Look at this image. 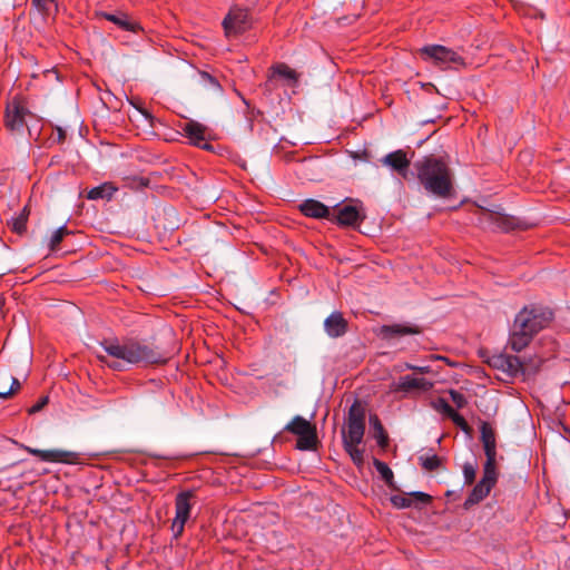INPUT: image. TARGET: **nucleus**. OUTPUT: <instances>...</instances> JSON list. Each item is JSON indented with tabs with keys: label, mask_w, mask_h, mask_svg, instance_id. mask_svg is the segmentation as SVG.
<instances>
[{
	"label": "nucleus",
	"mask_w": 570,
	"mask_h": 570,
	"mask_svg": "<svg viewBox=\"0 0 570 570\" xmlns=\"http://www.w3.org/2000/svg\"><path fill=\"white\" fill-rule=\"evenodd\" d=\"M373 465L375 466L377 473L380 474L381 479L386 483V485L392 489H395L396 487L394 484V474L390 466L379 459L373 460Z\"/></svg>",
	"instance_id": "obj_26"
},
{
	"label": "nucleus",
	"mask_w": 570,
	"mask_h": 570,
	"mask_svg": "<svg viewBox=\"0 0 570 570\" xmlns=\"http://www.w3.org/2000/svg\"><path fill=\"white\" fill-rule=\"evenodd\" d=\"M104 351L112 361L99 355V360L116 371L126 370L127 365L158 364L166 362L167 357L157 348L137 340H109L101 344Z\"/></svg>",
	"instance_id": "obj_1"
},
{
	"label": "nucleus",
	"mask_w": 570,
	"mask_h": 570,
	"mask_svg": "<svg viewBox=\"0 0 570 570\" xmlns=\"http://www.w3.org/2000/svg\"><path fill=\"white\" fill-rule=\"evenodd\" d=\"M532 338V335L525 333L524 331H519L515 325H512L508 344L512 351L519 353L531 343Z\"/></svg>",
	"instance_id": "obj_22"
},
{
	"label": "nucleus",
	"mask_w": 570,
	"mask_h": 570,
	"mask_svg": "<svg viewBox=\"0 0 570 570\" xmlns=\"http://www.w3.org/2000/svg\"><path fill=\"white\" fill-rule=\"evenodd\" d=\"M370 424L374 429V438L377 441V444L381 448H385L387 445V434L376 415L370 416Z\"/></svg>",
	"instance_id": "obj_27"
},
{
	"label": "nucleus",
	"mask_w": 570,
	"mask_h": 570,
	"mask_svg": "<svg viewBox=\"0 0 570 570\" xmlns=\"http://www.w3.org/2000/svg\"><path fill=\"white\" fill-rule=\"evenodd\" d=\"M552 316L553 314L549 308L529 305L524 306L517 314L513 325H515L519 331H524L534 337L535 334L548 326Z\"/></svg>",
	"instance_id": "obj_4"
},
{
	"label": "nucleus",
	"mask_w": 570,
	"mask_h": 570,
	"mask_svg": "<svg viewBox=\"0 0 570 570\" xmlns=\"http://www.w3.org/2000/svg\"><path fill=\"white\" fill-rule=\"evenodd\" d=\"M20 448L38 456L43 462L75 464L79 462V453L65 450H39L23 444Z\"/></svg>",
	"instance_id": "obj_11"
},
{
	"label": "nucleus",
	"mask_w": 570,
	"mask_h": 570,
	"mask_svg": "<svg viewBox=\"0 0 570 570\" xmlns=\"http://www.w3.org/2000/svg\"><path fill=\"white\" fill-rule=\"evenodd\" d=\"M57 134H58V140H59V141L65 140L66 134H65L63 129H61V128H59V127H58V128H57Z\"/></svg>",
	"instance_id": "obj_41"
},
{
	"label": "nucleus",
	"mask_w": 570,
	"mask_h": 570,
	"mask_svg": "<svg viewBox=\"0 0 570 570\" xmlns=\"http://www.w3.org/2000/svg\"><path fill=\"white\" fill-rule=\"evenodd\" d=\"M20 387L18 379L9 373L0 375V397L8 399Z\"/></svg>",
	"instance_id": "obj_24"
},
{
	"label": "nucleus",
	"mask_w": 570,
	"mask_h": 570,
	"mask_svg": "<svg viewBox=\"0 0 570 570\" xmlns=\"http://www.w3.org/2000/svg\"><path fill=\"white\" fill-rule=\"evenodd\" d=\"M421 57L441 69L463 65V58L454 50L441 45H430L420 49Z\"/></svg>",
	"instance_id": "obj_6"
},
{
	"label": "nucleus",
	"mask_w": 570,
	"mask_h": 570,
	"mask_svg": "<svg viewBox=\"0 0 570 570\" xmlns=\"http://www.w3.org/2000/svg\"><path fill=\"white\" fill-rule=\"evenodd\" d=\"M181 130L191 145L203 149L212 148V146L205 141L206 127L204 125L195 120H189L181 126Z\"/></svg>",
	"instance_id": "obj_15"
},
{
	"label": "nucleus",
	"mask_w": 570,
	"mask_h": 570,
	"mask_svg": "<svg viewBox=\"0 0 570 570\" xmlns=\"http://www.w3.org/2000/svg\"><path fill=\"white\" fill-rule=\"evenodd\" d=\"M101 16L106 20L115 23L116 26H118L119 28H121L124 30L137 32L138 30L141 29L140 26L137 22L130 21L126 13H122V12H119V13L102 12Z\"/></svg>",
	"instance_id": "obj_23"
},
{
	"label": "nucleus",
	"mask_w": 570,
	"mask_h": 570,
	"mask_svg": "<svg viewBox=\"0 0 570 570\" xmlns=\"http://www.w3.org/2000/svg\"><path fill=\"white\" fill-rule=\"evenodd\" d=\"M415 372H419L421 374H428L431 372L430 366H416Z\"/></svg>",
	"instance_id": "obj_40"
},
{
	"label": "nucleus",
	"mask_w": 570,
	"mask_h": 570,
	"mask_svg": "<svg viewBox=\"0 0 570 570\" xmlns=\"http://www.w3.org/2000/svg\"><path fill=\"white\" fill-rule=\"evenodd\" d=\"M417 179L424 189L439 197L449 198L453 194V173L449 165L433 155L414 164Z\"/></svg>",
	"instance_id": "obj_2"
},
{
	"label": "nucleus",
	"mask_w": 570,
	"mask_h": 570,
	"mask_svg": "<svg viewBox=\"0 0 570 570\" xmlns=\"http://www.w3.org/2000/svg\"><path fill=\"white\" fill-rule=\"evenodd\" d=\"M497 480V468L483 465V475L481 480L472 489L471 493L469 494L468 499L464 502V507H472L481 502L483 499H485L489 495L492 488L495 485Z\"/></svg>",
	"instance_id": "obj_9"
},
{
	"label": "nucleus",
	"mask_w": 570,
	"mask_h": 570,
	"mask_svg": "<svg viewBox=\"0 0 570 570\" xmlns=\"http://www.w3.org/2000/svg\"><path fill=\"white\" fill-rule=\"evenodd\" d=\"M223 27L227 37L245 32L250 27L248 11L242 8H232L223 20Z\"/></svg>",
	"instance_id": "obj_10"
},
{
	"label": "nucleus",
	"mask_w": 570,
	"mask_h": 570,
	"mask_svg": "<svg viewBox=\"0 0 570 570\" xmlns=\"http://www.w3.org/2000/svg\"><path fill=\"white\" fill-rule=\"evenodd\" d=\"M478 224L490 230L510 232L514 229V219L498 210L480 208L475 213Z\"/></svg>",
	"instance_id": "obj_8"
},
{
	"label": "nucleus",
	"mask_w": 570,
	"mask_h": 570,
	"mask_svg": "<svg viewBox=\"0 0 570 570\" xmlns=\"http://www.w3.org/2000/svg\"><path fill=\"white\" fill-rule=\"evenodd\" d=\"M32 114L17 99L13 98L6 110V126L12 131H21L27 125V117Z\"/></svg>",
	"instance_id": "obj_12"
},
{
	"label": "nucleus",
	"mask_w": 570,
	"mask_h": 570,
	"mask_svg": "<svg viewBox=\"0 0 570 570\" xmlns=\"http://www.w3.org/2000/svg\"><path fill=\"white\" fill-rule=\"evenodd\" d=\"M69 232L68 229L65 227V226H61L59 227L58 229H56L50 238V242H49V247H50V250H56L58 245L61 243V240L63 239V237L66 235H68Z\"/></svg>",
	"instance_id": "obj_31"
},
{
	"label": "nucleus",
	"mask_w": 570,
	"mask_h": 570,
	"mask_svg": "<svg viewBox=\"0 0 570 570\" xmlns=\"http://www.w3.org/2000/svg\"><path fill=\"white\" fill-rule=\"evenodd\" d=\"M421 332L420 327L413 324H392V325H383L381 327V335L384 338H391L394 336H405V335H415Z\"/></svg>",
	"instance_id": "obj_20"
},
{
	"label": "nucleus",
	"mask_w": 570,
	"mask_h": 570,
	"mask_svg": "<svg viewBox=\"0 0 570 570\" xmlns=\"http://www.w3.org/2000/svg\"><path fill=\"white\" fill-rule=\"evenodd\" d=\"M421 464L426 471H434L441 465V460L436 454L421 456Z\"/></svg>",
	"instance_id": "obj_32"
},
{
	"label": "nucleus",
	"mask_w": 570,
	"mask_h": 570,
	"mask_svg": "<svg viewBox=\"0 0 570 570\" xmlns=\"http://www.w3.org/2000/svg\"><path fill=\"white\" fill-rule=\"evenodd\" d=\"M449 417L452 420V422L456 426L461 428L462 430H466L468 429V423H466L465 419L461 414H459L456 411H454L452 413V415L449 416Z\"/></svg>",
	"instance_id": "obj_38"
},
{
	"label": "nucleus",
	"mask_w": 570,
	"mask_h": 570,
	"mask_svg": "<svg viewBox=\"0 0 570 570\" xmlns=\"http://www.w3.org/2000/svg\"><path fill=\"white\" fill-rule=\"evenodd\" d=\"M324 331L331 338L344 336L348 331V322L341 312H333L324 321Z\"/></svg>",
	"instance_id": "obj_16"
},
{
	"label": "nucleus",
	"mask_w": 570,
	"mask_h": 570,
	"mask_svg": "<svg viewBox=\"0 0 570 570\" xmlns=\"http://www.w3.org/2000/svg\"><path fill=\"white\" fill-rule=\"evenodd\" d=\"M47 402H48V397L41 399L40 401H38L35 405H32L29 409V413L33 414V413L39 412L47 404Z\"/></svg>",
	"instance_id": "obj_39"
},
{
	"label": "nucleus",
	"mask_w": 570,
	"mask_h": 570,
	"mask_svg": "<svg viewBox=\"0 0 570 570\" xmlns=\"http://www.w3.org/2000/svg\"><path fill=\"white\" fill-rule=\"evenodd\" d=\"M382 164L395 170L404 178L406 177L410 167V160L407 159L406 154L401 149L385 155L382 159Z\"/></svg>",
	"instance_id": "obj_18"
},
{
	"label": "nucleus",
	"mask_w": 570,
	"mask_h": 570,
	"mask_svg": "<svg viewBox=\"0 0 570 570\" xmlns=\"http://www.w3.org/2000/svg\"><path fill=\"white\" fill-rule=\"evenodd\" d=\"M431 495L424 492H412L407 494H395L391 497L393 507L397 509H405L412 505L428 504L431 502Z\"/></svg>",
	"instance_id": "obj_17"
},
{
	"label": "nucleus",
	"mask_w": 570,
	"mask_h": 570,
	"mask_svg": "<svg viewBox=\"0 0 570 570\" xmlns=\"http://www.w3.org/2000/svg\"><path fill=\"white\" fill-rule=\"evenodd\" d=\"M196 504V494L193 490L180 491L175 498V517L171 521V532L175 539L181 537L185 525L191 518V511Z\"/></svg>",
	"instance_id": "obj_5"
},
{
	"label": "nucleus",
	"mask_w": 570,
	"mask_h": 570,
	"mask_svg": "<svg viewBox=\"0 0 570 570\" xmlns=\"http://www.w3.org/2000/svg\"><path fill=\"white\" fill-rule=\"evenodd\" d=\"M199 76H200V80L205 85L210 86L214 90L219 91L222 89L219 82L217 81V79L215 77H213L212 75H209L208 72L203 71V72L199 73Z\"/></svg>",
	"instance_id": "obj_37"
},
{
	"label": "nucleus",
	"mask_w": 570,
	"mask_h": 570,
	"mask_svg": "<svg viewBox=\"0 0 570 570\" xmlns=\"http://www.w3.org/2000/svg\"><path fill=\"white\" fill-rule=\"evenodd\" d=\"M500 365L507 370L510 374H517L519 372H525L524 361L514 355H504L499 358Z\"/></svg>",
	"instance_id": "obj_25"
},
{
	"label": "nucleus",
	"mask_w": 570,
	"mask_h": 570,
	"mask_svg": "<svg viewBox=\"0 0 570 570\" xmlns=\"http://www.w3.org/2000/svg\"><path fill=\"white\" fill-rule=\"evenodd\" d=\"M285 430L297 435L296 448L302 451L313 450L317 443L316 429L305 417L296 415Z\"/></svg>",
	"instance_id": "obj_7"
},
{
	"label": "nucleus",
	"mask_w": 570,
	"mask_h": 570,
	"mask_svg": "<svg viewBox=\"0 0 570 570\" xmlns=\"http://www.w3.org/2000/svg\"><path fill=\"white\" fill-rule=\"evenodd\" d=\"M364 433L365 409L358 400H355L348 411L347 430L343 432V445L358 469L364 464V450L360 448Z\"/></svg>",
	"instance_id": "obj_3"
},
{
	"label": "nucleus",
	"mask_w": 570,
	"mask_h": 570,
	"mask_svg": "<svg viewBox=\"0 0 570 570\" xmlns=\"http://www.w3.org/2000/svg\"><path fill=\"white\" fill-rule=\"evenodd\" d=\"M116 191V188L112 187L110 184H102L100 186L94 187L88 191L87 197L89 199H104V198H111L114 193Z\"/></svg>",
	"instance_id": "obj_28"
},
{
	"label": "nucleus",
	"mask_w": 570,
	"mask_h": 570,
	"mask_svg": "<svg viewBox=\"0 0 570 570\" xmlns=\"http://www.w3.org/2000/svg\"><path fill=\"white\" fill-rule=\"evenodd\" d=\"M433 387V383L423 377L412 375L401 376L391 385V391L395 393L412 394L414 392H428Z\"/></svg>",
	"instance_id": "obj_13"
},
{
	"label": "nucleus",
	"mask_w": 570,
	"mask_h": 570,
	"mask_svg": "<svg viewBox=\"0 0 570 570\" xmlns=\"http://www.w3.org/2000/svg\"><path fill=\"white\" fill-rule=\"evenodd\" d=\"M27 220H28V214L27 208H23L22 213L19 214L17 217H13L8 225L12 229V232L17 234H22L26 232L27 228Z\"/></svg>",
	"instance_id": "obj_30"
},
{
	"label": "nucleus",
	"mask_w": 570,
	"mask_h": 570,
	"mask_svg": "<svg viewBox=\"0 0 570 570\" xmlns=\"http://www.w3.org/2000/svg\"><path fill=\"white\" fill-rule=\"evenodd\" d=\"M481 441L485 454L484 466L497 468V443L495 434L492 428L488 423H483L481 426Z\"/></svg>",
	"instance_id": "obj_14"
},
{
	"label": "nucleus",
	"mask_w": 570,
	"mask_h": 570,
	"mask_svg": "<svg viewBox=\"0 0 570 570\" xmlns=\"http://www.w3.org/2000/svg\"><path fill=\"white\" fill-rule=\"evenodd\" d=\"M364 219L360 209L353 205H346L337 210L335 220L342 226H355Z\"/></svg>",
	"instance_id": "obj_19"
},
{
	"label": "nucleus",
	"mask_w": 570,
	"mask_h": 570,
	"mask_svg": "<svg viewBox=\"0 0 570 570\" xmlns=\"http://www.w3.org/2000/svg\"><path fill=\"white\" fill-rule=\"evenodd\" d=\"M299 210L307 217L312 218H327L330 209L323 203L316 199H306L299 204Z\"/></svg>",
	"instance_id": "obj_21"
},
{
	"label": "nucleus",
	"mask_w": 570,
	"mask_h": 570,
	"mask_svg": "<svg viewBox=\"0 0 570 570\" xmlns=\"http://www.w3.org/2000/svg\"><path fill=\"white\" fill-rule=\"evenodd\" d=\"M463 476L465 484H472L476 476V465L474 463L465 462L463 465Z\"/></svg>",
	"instance_id": "obj_34"
},
{
	"label": "nucleus",
	"mask_w": 570,
	"mask_h": 570,
	"mask_svg": "<svg viewBox=\"0 0 570 570\" xmlns=\"http://www.w3.org/2000/svg\"><path fill=\"white\" fill-rule=\"evenodd\" d=\"M273 71H274V75L283 77L284 79H286L291 83H296L297 82L298 76H297L296 71L293 70L292 68H289L285 63L276 65L275 67H273Z\"/></svg>",
	"instance_id": "obj_29"
},
{
	"label": "nucleus",
	"mask_w": 570,
	"mask_h": 570,
	"mask_svg": "<svg viewBox=\"0 0 570 570\" xmlns=\"http://www.w3.org/2000/svg\"><path fill=\"white\" fill-rule=\"evenodd\" d=\"M32 4L42 14H48L50 4H53L57 8V0H32Z\"/></svg>",
	"instance_id": "obj_35"
},
{
	"label": "nucleus",
	"mask_w": 570,
	"mask_h": 570,
	"mask_svg": "<svg viewBox=\"0 0 570 570\" xmlns=\"http://www.w3.org/2000/svg\"><path fill=\"white\" fill-rule=\"evenodd\" d=\"M449 395L458 409H463L468 404L466 397L456 390H450Z\"/></svg>",
	"instance_id": "obj_36"
},
{
	"label": "nucleus",
	"mask_w": 570,
	"mask_h": 570,
	"mask_svg": "<svg viewBox=\"0 0 570 570\" xmlns=\"http://www.w3.org/2000/svg\"><path fill=\"white\" fill-rule=\"evenodd\" d=\"M432 406L435 411L446 415L448 417L454 412L453 407L442 397L435 400L432 403Z\"/></svg>",
	"instance_id": "obj_33"
},
{
	"label": "nucleus",
	"mask_w": 570,
	"mask_h": 570,
	"mask_svg": "<svg viewBox=\"0 0 570 570\" xmlns=\"http://www.w3.org/2000/svg\"><path fill=\"white\" fill-rule=\"evenodd\" d=\"M404 368H406V370H411V371H415L416 365H413V364L406 363V364L404 365Z\"/></svg>",
	"instance_id": "obj_42"
}]
</instances>
